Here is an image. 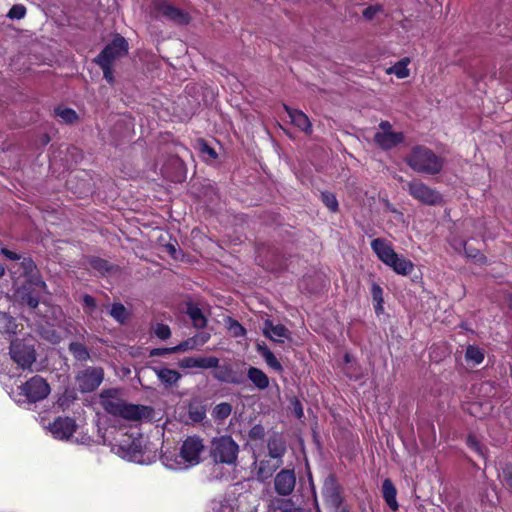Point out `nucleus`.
<instances>
[{"label":"nucleus","instance_id":"obj_1","mask_svg":"<svg viewBox=\"0 0 512 512\" xmlns=\"http://www.w3.org/2000/svg\"><path fill=\"white\" fill-rule=\"evenodd\" d=\"M100 405L108 414L128 421L150 419L152 414V409L148 406L127 403L116 389L102 391Z\"/></svg>","mask_w":512,"mask_h":512},{"label":"nucleus","instance_id":"obj_2","mask_svg":"<svg viewBox=\"0 0 512 512\" xmlns=\"http://www.w3.org/2000/svg\"><path fill=\"white\" fill-rule=\"evenodd\" d=\"M203 451V440L198 436H189L183 441L179 454L173 451H164L160 460L168 469L186 470L200 463Z\"/></svg>","mask_w":512,"mask_h":512},{"label":"nucleus","instance_id":"obj_3","mask_svg":"<svg viewBox=\"0 0 512 512\" xmlns=\"http://www.w3.org/2000/svg\"><path fill=\"white\" fill-rule=\"evenodd\" d=\"M371 249L379 260L390 267L396 274L407 276L413 272V262L399 256L388 240L384 238L373 239L371 241Z\"/></svg>","mask_w":512,"mask_h":512},{"label":"nucleus","instance_id":"obj_4","mask_svg":"<svg viewBox=\"0 0 512 512\" xmlns=\"http://www.w3.org/2000/svg\"><path fill=\"white\" fill-rule=\"evenodd\" d=\"M409 167L415 172L435 175L442 171L444 159L424 146H415L406 158Z\"/></svg>","mask_w":512,"mask_h":512},{"label":"nucleus","instance_id":"obj_5","mask_svg":"<svg viewBox=\"0 0 512 512\" xmlns=\"http://www.w3.org/2000/svg\"><path fill=\"white\" fill-rule=\"evenodd\" d=\"M112 451L122 459L138 464H149L156 458L155 452L147 454L146 449L142 447L140 438H131L130 436H125L122 441L113 444Z\"/></svg>","mask_w":512,"mask_h":512},{"label":"nucleus","instance_id":"obj_6","mask_svg":"<svg viewBox=\"0 0 512 512\" xmlns=\"http://www.w3.org/2000/svg\"><path fill=\"white\" fill-rule=\"evenodd\" d=\"M239 445L229 435L211 441L210 456L215 463L234 465L237 462Z\"/></svg>","mask_w":512,"mask_h":512},{"label":"nucleus","instance_id":"obj_7","mask_svg":"<svg viewBox=\"0 0 512 512\" xmlns=\"http://www.w3.org/2000/svg\"><path fill=\"white\" fill-rule=\"evenodd\" d=\"M19 396L25 398L15 399L18 403L29 402L36 403L44 400L50 394V386L47 381L40 376H33L28 381L19 386Z\"/></svg>","mask_w":512,"mask_h":512},{"label":"nucleus","instance_id":"obj_8","mask_svg":"<svg viewBox=\"0 0 512 512\" xmlns=\"http://www.w3.org/2000/svg\"><path fill=\"white\" fill-rule=\"evenodd\" d=\"M407 191L415 200L428 206H435L441 204L443 201V197L439 191L419 180L408 182Z\"/></svg>","mask_w":512,"mask_h":512},{"label":"nucleus","instance_id":"obj_9","mask_svg":"<svg viewBox=\"0 0 512 512\" xmlns=\"http://www.w3.org/2000/svg\"><path fill=\"white\" fill-rule=\"evenodd\" d=\"M103 378L104 372L102 368L88 367L78 373L76 381L81 392H91L99 387Z\"/></svg>","mask_w":512,"mask_h":512},{"label":"nucleus","instance_id":"obj_10","mask_svg":"<svg viewBox=\"0 0 512 512\" xmlns=\"http://www.w3.org/2000/svg\"><path fill=\"white\" fill-rule=\"evenodd\" d=\"M128 52V43L125 38L117 36L108 44L103 51L96 57V62H108L112 64L116 59L126 55Z\"/></svg>","mask_w":512,"mask_h":512},{"label":"nucleus","instance_id":"obj_11","mask_svg":"<svg viewBox=\"0 0 512 512\" xmlns=\"http://www.w3.org/2000/svg\"><path fill=\"white\" fill-rule=\"evenodd\" d=\"M10 355L11 358L23 369L29 368L36 359L34 350L20 341L11 342Z\"/></svg>","mask_w":512,"mask_h":512},{"label":"nucleus","instance_id":"obj_12","mask_svg":"<svg viewBox=\"0 0 512 512\" xmlns=\"http://www.w3.org/2000/svg\"><path fill=\"white\" fill-rule=\"evenodd\" d=\"M77 424L70 417H58L50 425L49 431L54 438L68 440L76 431Z\"/></svg>","mask_w":512,"mask_h":512},{"label":"nucleus","instance_id":"obj_13","mask_svg":"<svg viewBox=\"0 0 512 512\" xmlns=\"http://www.w3.org/2000/svg\"><path fill=\"white\" fill-rule=\"evenodd\" d=\"M296 484V477L293 470H281L274 479L275 491L282 496L290 495Z\"/></svg>","mask_w":512,"mask_h":512},{"label":"nucleus","instance_id":"obj_14","mask_svg":"<svg viewBox=\"0 0 512 512\" xmlns=\"http://www.w3.org/2000/svg\"><path fill=\"white\" fill-rule=\"evenodd\" d=\"M154 7L159 14L178 24H186L189 21V16L186 13L164 0H155Z\"/></svg>","mask_w":512,"mask_h":512},{"label":"nucleus","instance_id":"obj_15","mask_svg":"<svg viewBox=\"0 0 512 512\" xmlns=\"http://www.w3.org/2000/svg\"><path fill=\"white\" fill-rule=\"evenodd\" d=\"M219 359L214 356L210 357H185L179 361V367L183 369H210L217 367Z\"/></svg>","mask_w":512,"mask_h":512},{"label":"nucleus","instance_id":"obj_16","mask_svg":"<svg viewBox=\"0 0 512 512\" xmlns=\"http://www.w3.org/2000/svg\"><path fill=\"white\" fill-rule=\"evenodd\" d=\"M263 334L277 343H284L285 340L290 338V332L284 325L273 324L270 320L264 322Z\"/></svg>","mask_w":512,"mask_h":512},{"label":"nucleus","instance_id":"obj_17","mask_svg":"<svg viewBox=\"0 0 512 512\" xmlns=\"http://www.w3.org/2000/svg\"><path fill=\"white\" fill-rule=\"evenodd\" d=\"M214 368L215 370L213 371L212 375L219 382L230 384H241L243 382L242 376L234 372L230 364H218V366Z\"/></svg>","mask_w":512,"mask_h":512},{"label":"nucleus","instance_id":"obj_18","mask_svg":"<svg viewBox=\"0 0 512 512\" xmlns=\"http://www.w3.org/2000/svg\"><path fill=\"white\" fill-rule=\"evenodd\" d=\"M284 109L287 112L291 122L301 129L306 134L312 133V125L306 114L297 109H292L287 105H284Z\"/></svg>","mask_w":512,"mask_h":512},{"label":"nucleus","instance_id":"obj_19","mask_svg":"<svg viewBox=\"0 0 512 512\" xmlns=\"http://www.w3.org/2000/svg\"><path fill=\"white\" fill-rule=\"evenodd\" d=\"M268 453L273 459H277L281 464L282 457L286 452V443L280 434L275 433L268 440Z\"/></svg>","mask_w":512,"mask_h":512},{"label":"nucleus","instance_id":"obj_20","mask_svg":"<svg viewBox=\"0 0 512 512\" xmlns=\"http://www.w3.org/2000/svg\"><path fill=\"white\" fill-rule=\"evenodd\" d=\"M151 369L166 387L175 385L181 378V374L173 369L158 366H153Z\"/></svg>","mask_w":512,"mask_h":512},{"label":"nucleus","instance_id":"obj_21","mask_svg":"<svg viewBox=\"0 0 512 512\" xmlns=\"http://www.w3.org/2000/svg\"><path fill=\"white\" fill-rule=\"evenodd\" d=\"M403 141V134L390 132V133H376L375 142L383 149H391Z\"/></svg>","mask_w":512,"mask_h":512},{"label":"nucleus","instance_id":"obj_22","mask_svg":"<svg viewBox=\"0 0 512 512\" xmlns=\"http://www.w3.org/2000/svg\"><path fill=\"white\" fill-rule=\"evenodd\" d=\"M382 495L389 506V508L393 511H397L399 508V504L397 502V490L390 479H384L382 483Z\"/></svg>","mask_w":512,"mask_h":512},{"label":"nucleus","instance_id":"obj_23","mask_svg":"<svg viewBox=\"0 0 512 512\" xmlns=\"http://www.w3.org/2000/svg\"><path fill=\"white\" fill-rule=\"evenodd\" d=\"M247 377L260 390H264L269 386L268 376L258 368L250 367L247 372Z\"/></svg>","mask_w":512,"mask_h":512},{"label":"nucleus","instance_id":"obj_24","mask_svg":"<svg viewBox=\"0 0 512 512\" xmlns=\"http://www.w3.org/2000/svg\"><path fill=\"white\" fill-rule=\"evenodd\" d=\"M257 351L264 358L266 364L275 371L281 372L283 367L272 351L265 344H257Z\"/></svg>","mask_w":512,"mask_h":512},{"label":"nucleus","instance_id":"obj_25","mask_svg":"<svg viewBox=\"0 0 512 512\" xmlns=\"http://www.w3.org/2000/svg\"><path fill=\"white\" fill-rule=\"evenodd\" d=\"M410 58L404 57L400 61L396 62L393 66L386 69L387 74H393L399 79L407 78L410 75L408 65Z\"/></svg>","mask_w":512,"mask_h":512},{"label":"nucleus","instance_id":"obj_26","mask_svg":"<svg viewBox=\"0 0 512 512\" xmlns=\"http://www.w3.org/2000/svg\"><path fill=\"white\" fill-rule=\"evenodd\" d=\"M186 313L189 316V318L191 319L194 327L203 328L206 326L207 320H206L202 310L198 306H196L192 303H189L187 305Z\"/></svg>","mask_w":512,"mask_h":512},{"label":"nucleus","instance_id":"obj_27","mask_svg":"<svg viewBox=\"0 0 512 512\" xmlns=\"http://www.w3.org/2000/svg\"><path fill=\"white\" fill-rule=\"evenodd\" d=\"M371 296L376 314H382L384 311L383 289L375 282L371 285Z\"/></svg>","mask_w":512,"mask_h":512},{"label":"nucleus","instance_id":"obj_28","mask_svg":"<svg viewBox=\"0 0 512 512\" xmlns=\"http://www.w3.org/2000/svg\"><path fill=\"white\" fill-rule=\"evenodd\" d=\"M280 465L271 466L268 461L261 460L256 466V475L258 479L264 481L272 476L274 470Z\"/></svg>","mask_w":512,"mask_h":512},{"label":"nucleus","instance_id":"obj_29","mask_svg":"<svg viewBox=\"0 0 512 512\" xmlns=\"http://www.w3.org/2000/svg\"><path fill=\"white\" fill-rule=\"evenodd\" d=\"M17 325L13 317L6 313L0 312V333L14 334L16 333Z\"/></svg>","mask_w":512,"mask_h":512},{"label":"nucleus","instance_id":"obj_30","mask_svg":"<svg viewBox=\"0 0 512 512\" xmlns=\"http://www.w3.org/2000/svg\"><path fill=\"white\" fill-rule=\"evenodd\" d=\"M69 351L73 354L74 358L78 361H86L90 358L88 349L79 342H72L69 345Z\"/></svg>","mask_w":512,"mask_h":512},{"label":"nucleus","instance_id":"obj_31","mask_svg":"<svg viewBox=\"0 0 512 512\" xmlns=\"http://www.w3.org/2000/svg\"><path fill=\"white\" fill-rule=\"evenodd\" d=\"M465 357L467 361H471L478 365L484 360V353L479 347L470 345L466 349Z\"/></svg>","mask_w":512,"mask_h":512},{"label":"nucleus","instance_id":"obj_32","mask_svg":"<svg viewBox=\"0 0 512 512\" xmlns=\"http://www.w3.org/2000/svg\"><path fill=\"white\" fill-rule=\"evenodd\" d=\"M227 329L233 337H244L246 334L245 328L235 319L227 318Z\"/></svg>","mask_w":512,"mask_h":512},{"label":"nucleus","instance_id":"obj_33","mask_svg":"<svg viewBox=\"0 0 512 512\" xmlns=\"http://www.w3.org/2000/svg\"><path fill=\"white\" fill-rule=\"evenodd\" d=\"M467 446L476 452L479 456L486 458V448L480 443L475 435H468L466 440Z\"/></svg>","mask_w":512,"mask_h":512},{"label":"nucleus","instance_id":"obj_34","mask_svg":"<svg viewBox=\"0 0 512 512\" xmlns=\"http://www.w3.org/2000/svg\"><path fill=\"white\" fill-rule=\"evenodd\" d=\"M56 114L67 124H72L78 119L77 113L70 108H58Z\"/></svg>","mask_w":512,"mask_h":512},{"label":"nucleus","instance_id":"obj_35","mask_svg":"<svg viewBox=\"0 0 512 512\" xmlns=\"http://www.w3.org/2000/svg\"><path fill=\"white\" fill-rule=\"evenodd\" d=\"M110 315L120 323H123L127 318V310L124 305L120 303L113 304L110 309Z\"/></svg>","mask_w":512,"mask_h":512},{"label":"nucleus","instance_id":"obj_36","mask_svg":"<svg viewBox=\"0 0 512 512\" xmlns=\"http://www.w3.org/2000/svg\"><path fill=\"white\" fill-rule=\"evenodd\" d=\"M321 199L330 211L336 212L338 210V201L333 193L322 192Z\"/></svg>","mask_w":512,"mask_h":512},{"label":"nucleus","instance_id":"obj_37","mask_svg":"<svg viewBox=\"0 0 512 512\" xmlns=\"http://www.w3.org/2000/svg\"><path fill=\"white\" fill-rule=\"evenodd\" d=\"M89 264L91 268L99 272L100 274H104L109 270V265L106 260L93 257L89 260Z\"/></svg>","mask_w":512,"mask_h":512},{"label":"nucleus","instance_id":"obj_38","mask_svg":"<svg viewBox=\"0 0 512 512\" xmlns=\"http://www.w3.org/2000/svg\"><path fill=\"white\" fill-rule=\"evenodd\" d=\"M232 411L231 405L229 403H220L214 408V416L218 419L227 418Z\"/></svg>","mask_w":512,"mask_h":512},{"label":"nucleus","instance_id":"obj_39","mask_svg":"<svg viewBox=\"0 0 512 512\" xmlns=\"http://www.w3.org/2000/svg\"><path fill=\"white\" fill-rule=\"evenodd\" d=\"M26 14V8L24 5L22 4H15L11 7V9L9 10L7 16L10 18V19H17V20H20L22 18H24Z\"/></svg>","mask_w":512,"mask_h":512},{"label":"nucleus","instance_id":"obj_40","mask_svg":"<svg viewBox=\"0 0 512 512\" xmlns=\"http://www.w3.org/2000/svg\"><path fill=\"white\" fill-rule=\"evenodd\" d=\"M154 334L161 340H166L171 336V330L168 325L158 323L154 327Z\"/></svg>","mask_w":512,"mask_h":512},{"label":"nucleus","instance_id":"obj_41","mask_svg":"<svg viewBox=\"0 0 512 512\" xmlns=\"http://www.w3.org/2000/svg\"><path fill=\"white\" fill-rule=\"evenodd\" d=\"M96 63L103 70V76L107 80V82L112 84L114 82L113 71H112V64H109L108 62H96Z\"/></svg>","mask_w":512,"mask_h":512},{"label":"nucleus","instance_id":"obj_42","mask_svg":"<svg viewBox=\"0 0 512 512\" xmlns=\"http://www.w3.org/2000/svg\"><path fill=\"white\" fill-rule=\"evenodd\" d=\"M265 435L264 427L260 424L254 425L249 431V437L252 440H262Z\"/></svg>","mask_w":512,"mask_h":512},{"label":"nucleus","instance_id":"obj_43","mask_svg":"<svg viewBox=\"0 0 512 512\" xmlns=\"http://www.w3.org/2000/svg\"><path fill=\"white\" fill-rule=\"evenodd\" d=\"M21 267L26 275H33L36 270V265L31 258H24L21 262Z\"/></svg>","mask_w":512,"mask_h":512},{"label":"nucleus","instance_id":"obj_44","mask_svg":"<svg viewBox=\"0 0 512 512\" xmlns=\"http://www.w3.org/2000/svg\"><path fill=\"white\" fill-rule=\"evenodd\" d=\"M75 399L74 395L71 392H65L61 397L58 399V405L66 409L69 407L70 403Z\"/></svg>","mask_w":512,"mask_h":512},{"label":"nucleus","instance_id":"obj_45","mask_svg":"<svg viewBox=\"0 0 512 512\" xmlns=\"http://www.w3.org/2000/svg\"><path fill=\"white\" fill-rule=\"evenodd\" d=\"M22 301L30 308H36L39 304V299L32 295L31 293H25L22 295Z\"/></svg>","mask_w":512,"mask_h":512},{"label":"nucleus","instance_id":"obj_46","mask_svg":"<svg viewBox=\"0 0 512 512\" xmlns=\"http://www.w3.org/2000/svg\"><path fill=\"white\" fill-rule=\"evenodd\" d=\"M380 11L381 7L379 5L369 6L363 10L362 15L365 19L371 20Z\"/></svg>","mask_w":512,"mask_h":512},{"label":"nucleus","instance_id":"obj_47","mask_svg":"<svg viewBox=\"0 0 512 512\" xmlns=\"http://www.w3.org/2000/svg\"><path fill=\"white\" fill-rule=\"evenodd\" d=\"M210 339V334L207 333V332H201V333H198L197 335H195L192 340H193V344L197 347V346H201L203 344H205L208 340Z\"/></svg>","mask_w":512,"mask_h":512},{"label":"nucleus","instance_id":"obj_48","mask_svg":"<svg viewBox=\"0 0 512 512\" xmlns=\"http://www.w3.org/2000/svg\"><path fill=\"white\" fill-rule=\"evenodd\" d=\"M196 346L193 344V340L192 338L176 345L173 347L174 349V353L178 352V351H185V350H188V349H194Z\"/></svg>","mask_w":512,"mask_h":512},{"label":"nucleus","instance_id":"obj_49","mask_svg":"<svg viewBox=\"0 0 512 512\" xmlns=\"http://www.w3.org/2000/svg\"><path fill=\"white\" fill-rule=\"evenodd\" d=\"M211 512H233V509L228 504H224L221 502H213Z\"/></svg>","mask_w":512,"mask_h":512},{"label":"nucleus","instance_id":"obj_50","mask_svg":"<svg viewBox=\"0 0 512 512\" xmlns=\"http://www.w3.org/2000/svg\"><path fill=\"white\" fill-rule=\"evenodd\" d=\"M503 479L506 486L512 491V466L503 469Z\"/></svg>","mask_w":512,"mask_h":512},{"label":"nucleus","instance_id":"obj_51","mask_svg":"<svg viewBox=\"0 0 512 512\" xmlns=\"http://www.w3.org/2000/svg\"><path fill=\"white\" fill-rule=\"evenodd\" d=\"M174 353V349L173 347H170V348H154L150 351L149 355L151 357L153 356H163V355H167V354H172Z\"/></svg>","mask_w":512,"mask_h":512},{"label":"nucleus","instance_id":"obj_52","mask_svg":"<svg viewBox=\"0 0 512 512\" xmlns=\"http://www.w3.org/2000/svg\"><path fill=\"white\" fill-rule=\"evenodd\" d=\"M83 304L89 310V312L93 311L96 308L95 299L88 294H85L83 296Z\"/></svg>","mask_w":512,"mask_h":512},{"label":"nucleus","instance_id":"obj_53","mask_svg":"<svg viewBox=\"0 0 512 512\" xmlns=\"http://www.w3.org/2000/svg\"><path fill=\"white\" fill-rule=\"evenodd\" d=\"M200 146H201L200 149H201L202 153L209 155V157L212 159L217 158V153L215 152V150L213 148H211L210 146H208L205 142H201Z\"/></svg>","mask_w":512,"mask_h":512},{"label":"nucleus","instance_id":"obj_54","mask_svg":"<svg viewBox=\"0 0 512 512\" xmlns=\"http://www.w3.org/2000/svg\"><path fill=\"white\" fill-rule=\"evenodd\" d=\"M1 253H2L6 258H8V259H10V260H19V259H20V256H19L17 253H15V252H13V251H10V250H8V249H6V248H2V249H1Z\"/></svg>","mask_w":512,"mask_h":512},{"label":"nucleus","instance_id":"obj_55","mask_svg":"<svg viewBox=\"0 0 512 512\" xmlns=\"http://www.w3.org/2000/svg\"><path fill=\"white\" fill-rule=\"evenodd\" d=\"M465 252L468 257L474 258L476 261L481 262L484 257L478 251H472L468 248H465Z\"/></svg>","mask_w":512,"mask_h":512},{"label":"nucleus","instance_id":"obj_56","mask_svg":"<svg viewBox=\"0 0 512 512\" xmlns=\"http://www.w3.org/2000/svg\"><path fill=\"white\" fill-rule=\"evenodd\" d=\"M379 128L381 129L380 133H390L391 131V124L388 121H381L379 124Z\"/></svg>","mask_w":512,"mask_h":512},{"label":"nucleus","instance_id":"obj_57","mask_svg":"<svg viewBox=\"0 0 512 512\" xmlns=\"http://www.w3.org/2000/svg\"><path fill=\"white\" fill-rule=\"evenodd\" d=\"M294 413L298 418L303 416V408L299 401H295L294 403Z\"/></svg>","mask_w":512,"mask_h":512},{"label":"nucleus","instance_id":"obj_58","mask_svg":"<svg viewBox=\"0 0 512 512\" xmlns=\"http://www.w3.org/2000/svg\"><path fill=\"white\" fill-rule=\"evenodd\" d=\"M190 413H191L193 420H202L205 417V411L203 409L196 411V412H190Z\"/></svg>","mask_w":512,"mask_h":512},{"label":"nucleus","instance_id":"obj_59","mask_svg":"<svg viewBox=\"0 0 512 512\" xmlns=\"http://www.w3.org/2000/svg\"><path fill=\"white\" fill-rule=\"evenodd\" d=\"M34 285L36 287H38L39 289H42V290H45L46 289V284L44 281H42L41 279L37 278L34 282Z\"/></svg>","mask_w":512,"mask_h":512},{"label":"nucleus","instance_id":"obj_60","mask_svg":"<svg viewBox=\"0 0 512 512\" xmlns=\"http://www.w3.org/2000/svg\"><path fill=\"white\" fill-rule=\"evenodd\" d=\"M4 273H5V267L2 264H0V278L4 275Z\"/></svg>","mask_w":512,"mask_h":512},{"label":"nucleus","instance_id":"obj_61","mask_svg":"<svg viewBox=\"0 0 512 512\" xmlns=\"http://www.w3.org/2000/svg\"><path fill=\"white\" fill-rule=\"evenodd\" d=\"M508 306L512 310V295L508 297Z\"/></svg>","mask_w":512,"mask_h":512},{"label":"nucleus","instance_id":"obj_62","mask_svg":"<svg viewBox=\"0 0 512 512\" xmlns=\"http://www.w3.org/2000/svg\"><path fill=\"white\" fill-rule=\"evenodd\" d=\"M282 512H298V511L295 509H286V510H283Z\"/></svg>","mask_w":512,"mask_h":512}]
</instances>
